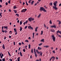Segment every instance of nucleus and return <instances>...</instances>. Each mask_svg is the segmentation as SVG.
Instances as JSON below:
<instances>
[{
    "label": "nucleus",
    "instance_id": "f3484780",
    "mask_svg": "<svg viewBox=\"0 0 61 61\" xmlns=\"http://www.w3.org/2000/svg\"><path fill=\"white\" fill-rule=\"evenodd\" d=\"M49 47V46H44V47H46V48H47L48 47Z\"/></svg>",
    "mask_w": 61,
    "mask_h": 61
},
{
    "label": "nucleus",
    "instance_id": "9b49d317",
    "mask_svg": "<svg viewBox=\"0 0 61 61\" xmlns=\"http://www.w3.org/2000/svg\"><path fill=\"white\" fill-rule=\"evenodd\" d=\"M57 34H58V33H60V34H61V31H59V30H58V31H57Z\"/></svg>",
    "mask_w": 61,
    "mask_h": 61
},
{
    "label": "nucleus",
    "instance_id": "5fc2aeb1",
    "mask_svg": "<svg viewBox=\"0 0 61 61\" xmlns=\"http://www.w3.org/2000/svg\"><path fill=\"white\" fill-rule=\"evenodd\" d=\"M17 31H16V32H15V35H17Z\"/></svg>",
    "mask_w": 61,
    "mask_h": 61
},
{
    "label": "nucleus",
    "instance_id": "6ab92c4d",
    "mask_svg": "<svg viewBox=\"0 0 61 61\" xmlns=\"http://www.w3.org/2000/svg\"><path fill=\"white\" fill-rule=\"evenodd\" d=\"M41 14H40L38 16V18H40L41 16Z\"/></svg>",
    "mask_w": 61,
    "mask_h": 61
},
{
    "label": "nucleus",
    "instance_id": "f704fd0d",
    "mask_svg": "<svg viewBox=\"0 0 61 61\" xmlns=\"http://www.w3.org/2000/svg\"><path fill=\"white\" fill-rule=\"evenodd\" d=\"M50 24H52V21H51V20L50 21Z\"/></svg>",
    "mask_w": 61,
    "mask_h": 61
},
{
    "label": "nucleus",
    "instance_id": "f257e3e1",
    "mask_svg": "<svg viewBox=\"0 0 61 61\" xmlns=\"http://www.w3.org/2000/svg\"><path fill=\"white\" fill-rule=\"evenodd\" d=\"M40 11H42V10L44 11V12H46V10L45 9V8H44L43 7H40Z\"/></svg>",
    "mask_w": 61,
    "mask_h": 61
},
{
    "label": "nucleus",
    "instance_id": "393cba45",
    "mask_svg": "<svg viewBox=\"0 0 61 61\" xmlns=\"http://www.w3.org/2000/svg\"><path fill=\"white\" fill-rule=\"evenodd\" d=\"M13 11H14L15 13H17V11H16V10H13Z\"/></svg>",
    "mask_w": 61,
    "mask_h": 61
},
{
    "label": "nucleus",
    "instance_id": "0e129e2a",
    "mask_svg": "<svg viewBox=\"0 0 61 61\" xmlns=\"http://www.w3.org/2000/svg\"><path fill=\"white\" fill-rule=\"evenodd\" d=\"M0 2L1 3H2V0H0Z\"/></svg>",
    "mask_w": 61,
    "mask_h": 61
},
{
    "label": "nucleus",
    "instance_id": "39448f33",
    "mask_svg": "<svg viewBox=\"0 0 61 61\" xmlns=\"http://www.w3.org/2000/svg\"><path fill=\"white\" fill-rule=\"evenodd\" d=\"M57 3V1H56L55 2L53 3V4L55 6H56V4Z\"/></svg>",
    "mask_w": 61,
    "mask_h": 61
},
{
    "label": "nucleus",
    "instance_id": "2eb2a0df",
    "mask_svg": "<svg viewBox=\"0 0 61 61\" xmlns=\"http://www.w3.org/2000/svg\"><path fill=\"white\" fill-rule=\"evenodd\" d=\"M38 28V27H36L35 29V30L36 32H37V29Z\"/></svg>",
    "mask_w": 61,
    "mask_h": 61
},
{
    "label": "nucleus",
    "instance_id": "c9c22d12",
    "mask_svg": "<svg viewBox=\"0 0 61 61\" xmlns=\"http://www.w3.org/2000/svg\"><path fill=\"white\" fill-rule=\"evenodd\" d=\"M50 5H53V3H50Z\"/></svg>",
    "mask_w": 61,
    "mask_h": 61
},
{
    "label": "nucleus",
    "instance_id": "dca6fc26",
    "mask_svg": "<svg viewBox=\"0 0 61 61\" xmlns=\"http://www.w3.org/2000/svg\"><path fill=\"white\" fill-rule=\"evenodd\" d=\"M4 28L5 29H7V28H8V27H7V26H6V27L5 26H4Z\"/></svg>",
    "mask_w": 61,
    "mask_h": 61
},
{
    "label": "nucleus",
    "instance_id": "f03ea898",
    "mask_svg": "<svg viewBox=\"0 0 61 61\" xmlns=\"http://www.w3.org/2000/svg\"><path fill=\"white\" fill-rule=\"evenodd\" d=\"M51 37L52 38V39L54 42H55L56 41V37L54 35H52L51 36Z\"/></svg>",
    "mask_w": 61,
    "mask_h": 61
},
{
    "label": "nucleus",
    "instance_id": "4d7b16f0",
    "mask_svg": "<svg viewBox=\"0 0 61 61\" xmlns=\"http://www.w3.org/2000/svg\"><path fill=\"white\" fill-rule=\"evenodd\" d=\"M9 12H11V10H10V9H9Z\"/></svg>",
    "mask_w": 61,
    "mask_h": 61
},
{
    "label": "nucleus",
    "instance_id": "0eeeda50",
    "mask_svg": "<svg viewBox=\"0 0 61 61\" xmlns=\"http://www.w3.org/2000/svg\"><path fill=\"white\" fill-rule=\"evenodd\" d=\"M51 59H52V61H54L55 60V57L54 56H53L51 57Z\"/></svg>",
    "mask_w": 61,
    "mask_h": 61
},
{
    "label": "nucleus",
    "instance_id": "603ef678",
    "mask_svg": "<svg viewBox=\"0 0 61 61\" xmlns=\"http://www.w3.org/2000/svg\"><path fill=\"white\" fill-rule=\"evenodd\" d=\"M31 52L32 53H33V49H32L31 50Z\"/></svg>",
    "mask_w": 61,
    "mask_h": 61
},
{
    "label": "nucleus",
    "instance_id": "e433bc0d",
    "mask_svg": "<svg viewBox=\"0 0 61 61\" xmlns=\"http://www.w3.org/2000/svg\"><path fill=\"white\" fill-rule=\"evenodd\" d=\"M15 15H17V16L18 17H19V14H16Z\"/></svg>",
    "mask_w": 61,
    "mask_h": 61
},
{
    "label": "nucleus",
    "instance_id": "7c9ffc66",
    "mask_svg": "<svg viewBox=\"0 0 61 61\" xmlns=\"http://www.w3.org/2000/svg\"><path fill=\"white\" fill-rule=\"evenodd\" d=\"M22 24V21H20V25H21Z\"/></svg>",
    "mask_w": 61,
    "mask_h": 61
},
{
    "label": "nucleus",
    "instance_id": "49530a36",
    "mask_svg": "<svg viewBox=\"0 0 61 61\" xmlns=\"http://www.w3.org/2000/svg\"><path fill=\"white\" fill-rule=\"evenodd\" d=\"M27 26H25L24 28V29H26V28H27Z\"/></svg>",
    "mask_w": 61,
    "mask_h": 61
},
{
    "label": "nucleus",
    "instance_id": "8fccbe9b",
    "mask_svg": "<svg viewBox=\"0 0 61 61\" xmlns=\"http://www.w3.org/2000/svg\"><path fill=\"white\" fill-rule=\"evenodd\" d=\"M8 54L10 56H11V55L10 54V53H9V51L8 52Z\"/></svg>",
    "mask_w": 61,
    "mask_h": 61
},
{
    "label": "nucleus",
    "instance_id": "f8f14e48",
    "mask_svg": "<svg viewBox=\"0 0 61 61\" xmlns=\"http://www.w3.org/2000/svg\"><path fill=\"white\" fill-rule=\"evenodd\" d=\"M57 22H59L58 24L59 25H60L61 24V22L60 21L58 20L57 21Z\"/></svg>",
    "mask_w": 61,
    "mask_h": 61
},
{
    "label": "nucleus",
    "instance_id": "13d9d810",
    "mask_svg": "<svg viewBox=\"0 0 61 61\" xmlns=\"http://www.w3.org/2000/svg\"><path fill=\"white\" fill-rule=\"evenodd\" d=\"M6 5H8V3L7 2H6L5 3Z\"/></svg>",
    "mask_w": 61,
    "mask_h": 61
},
{
    "label": "nucleus",
    "instance_id": "a18cd8bd",
    "mask_svg": "<svg viewBox=\"0 0 61 61\" xmlns=\"http://www.w3.org/2000/svg\"><path fill=\"white\" fill-rule=\"evenodd\" d=\"M52 52L53 53L55 54V50L53 51H52Z\"/></svg>",
    "mask_w": 61,
    "mask_h": 61
},
{
    "label": "nucleus",
    "instance_id": "4be33fe9",
    "mask_svg": "<svg viewBox=\"0 0 61 61\" xmlns=\"http://www.w3.org/2000/svg\"><path fill=\"white\" fill-rule=\"evenodd\" d=\"M33 35L32 38H34V36H35V33H33Z\"/></svg>",
    "mask_w": 61,
    "mask_h": 61
},
{
    "label": "nucleus",
    "instance_id": "774afa93",
    "mask_svg": "<svg viewBox=\"0 0 61 61\" xmlns=\"http://www.w3.org/2000/svg\"><path fill=\"white\" fill-rule=\"evenodd\" d=\"M36 61H40V60H36Z\"/></svg>",
    "mask_w": 61,
    "mask_h": 61
},
{
    "label": "nucleus",
    "instance_id": "37998d69",
    "mask_svg": "<svg viewBox=\"0 0 61 61\" xmlns=\"http://www.w3.org/2000/svg\"><path fill=\"white\" fill-rule=\"evenodd\" d=\"M34 52L35 53H36V49H34Z\"/></svg>",
    "mask_w": 61,
    "mask_h": 61
},
{
    "label": "nucleus",
    "instance_id": "ddd939ff",
    "mask_svg": "<svg viewBox=\"0 0 61 61\" xmlns=\"http://www.w3.org/2000/svg\"><path fill=\"white\" fill-rule=\"evenodd\" d=\"M38 50H41L42 49V48H41L40 47H38Z\"/></svg>",
    "mask_w": 61,
    "mask_h": 61
},
{
    "label": "nucleus",
    "instance_id": "2f4dec72",
    "mask_svg": "<svg viewBox=\"0 0 61 61\" xmlns=\"http://www.w3.org/2000/svg\"><path fill=\"white\" fill-rule=\"evenodd\" d=\"M34 1H33L31 2V5H33L34 4Z\"/></svg>",
    "mask_w": 61,
    "mask_h": 61
},
{
    "label": "nucleus",
    "instance_id": "09e8293b",
    "mask_svg": "<svg viewBox=\"0 0 61 61\" xmlns=\"http://www.w3.org/2000/svg\"><path fill=\"white\" fill-rule=\"evenodd\" d=\"M30 48V44L29 45V49Z\"/></svg>",
    "mask_w": 61,
    "mask_h": 61
},
{
    "label": "nucleus",
    "instance_id": "412c9836",
    "mask_svg": "<svg viewBox=\"0 0 61 61\" xmlns=\"http://www.w3.org/2000/svg\"><path fill=\"white\" fill-rule=\"evenodd\" d=\"M13 7H14V8H13L14 9H15L16 8H17V7L15 5Z\"/></svg>",
    "mask_w": 61,
    "mask_h": 61
},
{
    "label": "nucleus",
    "instance_id": "de8ad7c7",
    "mask_svg": "<svg viewBox=\"0 0 61 61\" xmlns=\"http://www.w3.org/2000/svg\"><path fill=\"white\" fill-rule=\"evenodd\" d=\"M10 1H11V0H9V1H8L9 4H10Z\"/></svg>",
    "mask_w": 61,
    "mask_h": 61
},
{
    "label": "nucleus",
    "instance_id": "aec40b11",
    "mask_svg": "<svg viewBox=\"0 0 61 61\" xmlns=\"http://www.w3.org/2000/svg\"><path fill=\"white\" fill-rule=\"evenodd\" d=\"M20 57H19L18 58H17V61H20Z\"/></svg>",
    "mask_w": 61,
    "mask_h": 61
},
{
    "label": "nucleus",
    "instance_id": "4c0bfd02",
    "mask_svg": "<svg viewBox=\"0 0 61 61\" xmlns=\"http://www.w3.org/2000/svg\"><path fill=\"white\" fill-rule=\"evenodd\" d=\"M2 55V52L0 53V56L1 58H2V55Z\"/></svg>",
    "mask_w": 61,
    "mask_h": 61
},
{
    "label": "nucleus",
    "instance_id": "bb28decb",
    "mask_svg": "<svg viewBox=\"0 0 61 61\" xmlns=\"http://www.w3.org/2000/svg\"><path fill=\"white\" fill-rule=\"evenodd\" d=\"M2 13L0 12V16H1V17H2Z\"/></svg>",
    "mask_w": 61,
    "mask_h": 61
},
{
    "label": "nucleus",
    "instance_id": "72a5a7b5",
    "mask_svg": "<svg viewBox=\"0 0 61 61\" xmlns=\"http://www.w3.org/2000/svg\"><path fill=\"white\" fill-rule=\"evenodd\" d=\"M28 28L30 29H31V26H28Z\"/></svg>",
    "mask_w": 61,
    "mask_h": 61
},
{
    "label": "nucleus",
    "instance_id": "3c124183",
    "mask_svg": "<svg viewBox=\"0 0 61 61\" xmlns=\"http://www.w3.org/2000/svg\"><path fill=\"white\" fill-rule=\"evenodd\" d=\"M25 42H26L27 43H28L29 42V41H28V40H26L25 41Z\"/></svg>",
    "mask_w": 61,
    "mask_h": 61
},
{
    "label": "nucleus",
    "instance_id": "4468645a",
    "mask_svg": "<svg viewBox=\"0 0 61 61\" xmlns=\"http://www.w3.org/2000/svg\"><path fill=\"white\" fill-rule=\"evenodd\" d=\"M2 48L4 49H5V45L4 44H3L2 45Z\"/></svg>",
    "mask_w": 61,
    "mask_h": 61
},
{
    "label": "nucleus",
    "instance_id": "79ce46f5",
    "mask_svg": "<svg viewBox=\"0 0 61 61\" xmlns=\"http://www.w3.org/2000/svg\"><path fill=\"white\" fill-rule=\"evenodd\" d=\"M3 56H4V54H2L1 56V57H2V58H3Z\"/></svg>",
    "mask_w": 61,
    "mask_h": 61
},
{
    "label": "nucleus",
    "instance_id": "bf43d9fd",
    "mask_svg": "<svg viewBox=\"0 0 61 61\" xmlns=\"http://www.w3.org/2000/svg\"><path fill=\"white\" fill-rule=\"evenodd\" d=\"M11 37H12V36H9V38H11Z\"/></svg>",
    "mask_w": 61,
    "mask_h": 61
},
{
    "label": "nucleus",
    "instance_id": "864d4df0",
    "mask_svg": "<svg viewBox=\"0 0 61 61\" xmlns=\"http://www.w3.org/2000/svg\"><path fill=\"white\" fill-rule=\"evenodd\" d=\"M26 5H28V4H27V1L26 2Z\"/></svg>",
    "mask_w": 61,
    "mask_h": 61
},
{
    "label": "nucleus",
    "instance_id": "052dcab7",
    "mask_svg": "<svg viewBox=\"0 0 61 61\" xmlns=\"http://www.w3.org/2000/svg\"><path fill=\"white\" fill-rule=\"evenodd\" d=\"M44 25L45 27H46V25H45V24H44Z\"/></svg>",
    "mask_w": 61,
    "mask_h": 61
},
{
    "label": "nucleus",
    "instance_id": "20e7f679",
    "mask_svg": "<svg viewBox=\"0 0 61 61\" xmlns=\"http://www.w3.org/2000/svg\"><path fill=\"white\" fill-rule=\"evenodd\" d=\"M26 10H27V9H23L21 11V13H23V12L25 13V12Z\"/></svg>",
    "mask_w": 61,
    "mask_h": 61
},
{
    "label": "nucleus",
    "instance_id": "58836bf2",
    "mask_svg": "<svg viewBox=\"0 0 61 61\" xmlns=\"http://www.w3.org/2000/svg\"><path fill=\"white\" fill-rule=\"evenodd\" d=\"M4 32L5 33H7V30H5L4 31Z\"/></svg>",
    "mask_w": 61,
    "mask_h": 61
},
{
    "label": "nucleus",
    "instance_id": "c85d7f7f",
    "mask_svg": "<svg viewBox=\"0 0 61 61\" xmlns=\"http://www.w3.org/2000/svg\"><path fill=\"white\" fill-rule=\"evenodd\" d=\"M42 44H43V43H41L39 44V46H40L42 45Z\"/></svg>",
    "mask_w": 61,
    "mask_h": 61
},
{
    "label": "nucleus",
    "instance_id": "1a4fd4ad",
    "mask_svg": "<svg viewBox=\"0 0 61 61\" xmlns=\"http://www.w3.org/2000/svg\"><path fill=\"white\" fill-rule=\"evenodd\" d=\"M28 22V21L26 20V21L25 22H24L23 23V25H25V24H27Z\"/></svg>",
    "mask_w": 61,
    "mask_h": 61
},
{
    "label": "nucleus",
    "instance_id": "c03bdc74",
    "mask_svg": "<svg viewBox=\"0 0 61 61\" xmlns=\"http://www.w3.org/2000/svg\"><path fill=\"white\" fill-rule=\"evenodd\" d=\"M19 46H20L22 45V43H19Z\"/></svg>",
    "mask_w": 61,
    "mask_h": 61
},
{
    "label": "nucleus",
    "instance_id": "c756f323",
    "mask_svg": "<svg viewBox=\"0 0 61 61\" xmlns=\"http://www.w3.org/2000/svg\"><path fill=\"white\" fill-rule=\"evenodd\" d=\"M35 56H36V57H37V54H36V52H35Z\"/></svg>",
    "mask_w": 61,
    "mask_h": 61
},
{
    "label": "nucleus",
    "instance_id": "338daca9",
    "mask_svg": "<svg viewBox=\"0 0 61 61\" xmlns=\"http://www.w3.org/2000/svg\"><path fill=\"white\" fill-rule=\"evenodd\" d=\"M59 6H61V4H60L59 5Z\"/></svg>",
    "mask_w": 61,
    "mask_h": 61
},
{
    "label": "nucleus",
    "instance_id": "5701e85b",
    "mask_svg": "<svg viewBox=\"0 0 61 61\" xmlns=\"http://www.w3.org/2000/svg\"><path fill=\"white\" fill-rule=\"evenodd\" d=\"M20 55L21 56H23V55L22 54V52H20Z\"/></svg>",
    "mask_w": 61,
    "mask_h": 61
},
{
    "label": "nucleus",
    "instance_id": "a878e982",
    "mask_svg": "<svg viewBox=\"0 0 61 61\" xmlns=\"http://www.w3.org/2000/svg\"><path fill=\"white\" fill-rule=\"evenodd\" d=\"M28 20L30 22H31V17L28 18Z\"/></svg>",
    "mask_w": 61,
    "mask_h": 61
},
{
    "label": "nucleus",
    "instance_id": "a19ab883",
    "mask_svg": "<svg viewBox=\"0 0 61 61\" xmlns=\"http://www.w3.org/2000/svg\"><path fill=\"white\" fill-rule=\"evenodd\" d=\"M23 52H25V49H23Z\"/></svg>",
    "mask_w": 61,
    "mask_h": 61
},
{
    "label": "nucleus",
    "instance_id": "b1692460",
    "mask_svg": "<svg viewBox=\"0 0 61 61\" xmlns=\"http://www.w3.org/2000/svg\"><path fill=\"white\" fill-rule=\"evenodd\" d=\"M31 20H32V21H34V18H31Z\"/></svg>",
    "mask_w": 61,
    "mask_h": 61
},
{
    "label": "nucleus",
    "instance_id": "680f3d73",
    "mask_svg": "<svg viewBox=\"0 0 61 61\" xmlns=\"http://www.w3.org/2000/svg\"><path fill=\"white\" fill-rule=\"evenodd\" d=\"M17 22L18 23H19V20H18Z\"/></svg>",
    "mask_w": 61,
    "mask_h": 61
},
{
    "label": "nucleus",
    "instance_id": "6e6d98bb",
    "mask_svg": "<svg viewBox=\"0 0 61 61\" xmlns=\"http://www.w3.org/2000/svg\"><path fill=\"white\" fill-rule=\"evenodd\" d=\"M9 60H10V61H12L13 60V59H10Z\"/></svg>",
    "mask_w": 61,
    "mask_h": 61
},
{
    "label": "nucleus",
    "instance_id": "9d476101",
    "mask_svg": "<svg viewBox=\"0 0 61 61\" xmlns=\"http://www.w3.org/2000/svg\"><path fill=\"white\" fill-rule=\"evenodd\" d=\"M51 30L52 32H55V31L54 29H51Z\"/></svg>",
    "mask_w": 61,
    "mask_h": 61
},
{
    "label": "nucleus",
    "instance_id": "ea45409f",
    "mask_svg": "<svg viewBox=\"0 0 61 61\" xmlns=\"http://www.w3.org/2000/svg\"><path fill=\"white\" fill-rule=\"evenodd\" d=\"M28 3L29 4H30L31 3V0H30L28 2Z\"/></svg>",
    "mask_w": 61,
    "mask_h": 61
},
{
    "label": "nucleus",
    "instance_id": "6e6552de",
    "mask_svg": "<svg viewBox=\"0 0 61 61\" xmlns=\"http://www.w3.org/2000/svg\"><path fill=\"white\" fill-rule=\"evenodd\" d=\"M53 8L55 9V10H57L58 9L56 7V6H53Z\"/></svg>",
    "mask_w": 61,
    "mask_h": 61
},
{
    "label": "nucleus",
    "instance_id": "69168bd1",
    "mask_svg": "<svg viewBox=\"0 0 61 61\" xmlns=\"http://www.w3.org/2000/svg\"><path fill=\"white\" fill-rule=\"evenodd\" d=\"M14 45H15V41L13 42Z\"/></svg>",
    "mask_w": 61,
    "mask_h": 61
},
{
    "label": "nucleus",
    "instance_id": "7ed1b4c3",
    "mask_svg": "<svg viewBox=\"0 0 61 61\" xmlns=\"http://www.w3.org/2000/svg\"><path fill=\"white\" fill-rule=\"evenodd\" d=\"M36 51L37 52V53L38 54L40 53V55H41V56H42V52H41V51H40L39 52L37 50H36Z\"/></svg>",
    "mask_w": 61,
    "mask_h": 61
},
{
    "label": "nucleus",
    "instance_id": "423d86ee",
    "mask_svg": "<svg viewBox=\"0 0 61 61\" xmlns=\"http://www.w3.org/2000/svg\"><path fill=\"white\" fill-rule=\"evenodd\" d=\"M51 28H53L54 27V28H56V25H53V26H51Z\"/></svg>",
    "mask_w": 61,
    "mask_h": 61
},
{
    "label": "nucleus",
    "instance_id": "a211bd4d",
    "mask_svg": "<svg viewBox=\"0 0 61 61\" xmlns=\"http://www.w3.org/2000/svg\"><path fill=\"white\" fill-rule=\"evenodd\" d=\"M44 40H45V39H42L41 41V42H45V41H44Z\"/></svg>",
    "mask_w": 61,
    "mask_h": 61
},
{
    "label": "nucleus",
    "instance_id": "473e14b6",
    "mask_svg": "<svg viewBox=\"0 0 61 61\" xmlns=\"http://www.w3.org/2000/svg\"><path fill=\"white\" fill-rule=\"evenodd\" d=\"M22 28L21 27H20V31H22Z\"/></svg>",
    "mask_w": 61,
    "mask_h": 61
},
{
    "label": "nucleus",
    "instance_id": "cd10ccee",
    "mask_svg": "<svg viewBox=\"0 0 61 61\" xmlns=\"http://www.w3.org/2000/svg\"><path fill=\"white\" fill-rule=\"evenodd\" d=\"M43 34V30H42L41 31V35H42Z\"/></svg>",
    "mask_w": 61,
    "mask_h": 61
},
{
    "label": "nucleus",
    "instance_id": "e2e57ef3",
    "mask_svg": "<svg viewBox=\"0 0 61 61\" xmlns=\"http://www.w3.org/2000/svg\"><path fill=\"white\" fill-rule=\"evenodd\" d=\"M37 5V3H35V6L36 5Z\"/></svg>",
    "mask_w": 61,
    "mask_h": 61
}]
</instances>
